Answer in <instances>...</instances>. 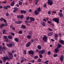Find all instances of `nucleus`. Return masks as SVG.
<instances>
[{"label": "nucleus", "instance_id": "23", "mask_svg": "<svg viewBox=\"0 0 64 64\" xmlns=\"http://www.w3.org/2000/svg\"><path fill=\"white\" fill-rule=\"evenodd\" d=\"M32 31H29L28 32V35H32Z\"/></svg>", "mask_w": 64, "mask_h": 64}, {"label": "nucleus", "instance_id": "34", "mask_svg": "<svg viewBox=\"0 0 64 64\" xmlns=\"http://www.w3.org/2000/svg\"><path fill=\"white\" fill-rule=\"evenodd\" d=\"M2 49H4V50H6V49H7V48L5 47H4L2 48Z\"/></svg>", "mask_w": 64, "mask_h": 64}, {"label": "nucleus", "instance_id": "21", "mask_svg": "<svg viewBox=\"0 0 64 64\" xmlns=\"http://www.w3.org/2000/svg\"><path fill=\"white\" fill-rule=\"evenodd\" d=\"M58 48H60V47H61V46H62V45L61 44H58Z\"/></svg>", "mask_w": 64, "mask_h": 64}, {"label": "nucleus", "instance_id": "36", "mask_svg": "<svg viewBox=\"0 0 64 64\" xmlns=\"http://www.w3.org/2000/svg\"><path fill=\"white\" fill-rule=\"evenodd\" d=\"M4 19L3 18H0V20L1 21H3V20H4Z\"/></svg>", "mask_w": 64, "mask_h": 64}, {"label": "nucleus", "instance_id": "29", "mask_svg": "<svg viewBox=\"0 0 64 64\" xmlns=\"http://www.w3.org/2000/svg\"><path fill=\"white\" fill-rule=\"evenodd\" d=\"M22 22L21 21H18L17 22V24H21Z\"/></svg>", "mask_w": 64, "mask_h": 64}, {"label": "nucleus", "instance_id": "45", "mask_svg": "<svg viewBox=\"0 0 64 64\" xmlns=\"http://www.w3.org/2000/svg\"><path fill=\"white\" fill-rule=\"evenodd\" d=\"M20 12H21V13H22V14H23V12H24L23 10H21Z\"/></svg>", "mask_w": 64, "mask_h": 64}, {"label": "nucleus", "instance_id": "5", "mask_svg": "<svg viewBox=\"0 0 64 64\" xmlns=\"http://www.w3.org/2000/svg\"><path fill=\"white\" fill-rule=\"evenodd\" d=\"M9 60V58H8V57L6 56L3 58V60Z\"/></svg>", "mask_w": 64, "mask_h": 64}, {"label": "nucleus", "instance_id": "25", "mask_svg": "<svg viewBox=\"0 0 64 64\" xmlns=\"http://www.w3.org/2000/svg\"><path fill=\"white\" fill-rule=\"evenodd\" d=\"M42 60L40 58H39L38 60V62H41Z\"/></svg>", "mask_w": 64, "mask_h": 64}, {"label": "nucleus", "instance_id": "39", "mask_svg": "<svg viewBox=\"0 0 64 64\" xmlns=\"http://www.w3.org/2000/svg\"><path fill=\"white\" fill-rule=\"evenodd\" d=\"M48 55H50V54H51V52L50 51H48Z\"/></svg>", "mask_w": 64, "mask_h": 64}, {"label": "nucleus", "instance_id": "46", "mask_svg": "<svg viewBox=\"0 0 64 64\" xmlns=\"http://www.w3.org/2000/svg\"><path fill=\"white\" fill-rule=\"evenodd\" d=\"M55 37H56V38H57L58 37V35L57 34H56L55 35Z\"/></svg>", "mask_w": 64, "mask_h": 64}, {"label": "nucleus", "instance_id": "10", "mask_svg": "<svg viewBox=\"0 0 64 64\" xmlns=\"http://www.w3.org/2000/svg\"><path fill=\"white\" fill-rule=\"evenodd\" d=\"M60 42L62 44H64V41L63 40H60Z\"/></svg>", "mask_w": 64, "mask_h": 64}, {"label": "nucleus", "instance_id": "15", "mask_svg": "<svg viewBox=\"0 0 64 64\" xmlns=\"http://www.w3.org/2000/svg\"><path fill=\"white\" fill-rule=\"evenodd\" d=\"M34 13L36 15H38V14H39V13H38V11H37V10H35L34 12Z\"/></svg>", "mask_w": 64, "mask_h": 64}, {"label": "nucleus", "instance_id": "60", "mask_svg": "<svg viewBox=\"0 0 64 64\" xmlns=\"http://www.w3.org/2000/svg\"><path fill=\"white\" fill-rule=\"evenodd\" d=\"M51 40L52 41V42H54V41H55L54 40H53V39H51Z\"/></svg>", "mask_w": 64, "mask_h": 64}, {"label": "nucleus", "instance_id": "9", "mask_svg": "<svg viewBox=\"0 0 64 64\" xmlns=\"http://www.w3.org/2000/svg\"><path fill=\"white\" fill-rule=\"evenodd\" d=\"M63 55H62L61 56V58H60V59L61 62H63Z\"/></svg>", "mask_w": 64, "mask_h": 64}, {"label": "nucleus", "instance_id": "61", "mask_svg": "<svg viewBox=\"0 0 64 64\" xmlns=\"http://www.w3.org/2000/svg\"><path fill=\"white\" fill-rule=\"evenodd\" d=\"M3 26H2V25H1L0 26V28L1 29H2V28H3Z\"/></svg>", "mask_w": 64, "mask_h": 64}, {"label": "nucleus", "instance_id": "55", "mask_svg": "<svg viewBox=\"0 0 64 64\" xmlns=\"http://www.w3.org/2000/svg\"><path fill=\"white\" fill-rule=\"evenodd\" d=\"M48 14H49V15H50L51 14V12L50 11H49L48 12Z\"/></svg>", "mask_w": 64, "mask_h": 64}, {"label": "nucleus", "instance_id": "58", "mask_svg": "<svg viewBox=\"0 0 64 64\" xmlns=\"http://www.w3.org/2000/svg\"><path fill=\"white\" fill-rule=\"evenodd\" d=\"M59 36H61V34L59 33Z\"/></svg>", "mask_w": 64, "mask_h": 64}, {"label": "nucleus", "instance_id": "16", "mask_svg": "<svg viewBox=\"0 0 64 64\" xmlns=\"http://www.w3.org/2000/svg\"><path fill=\"white\" fill-rule=\"evenodd\" d=\"M8 38L9 39H12L13 38V37H12V36L11 35H9L8 36Z\"/></svg>", "mask_w": 64, "mask_h": 64}, {"label": "nucleus", "instance_id": "22", "mask_svg": "<svg viewBox=\"0 0 64 64\" xmlns=\"http://www.w3.org/2000/svg\"><path fill=\"white\" fill-rule=\"evenodd\" d=\"M14 40L16 41V42H18V38H15L14 39Z\"/></svg>", "mask_w": 64, "mask_h": 64}, {"label": "nucleus", "instance_id": "1", "mask_svg": "<svg viewBox=\"0 0 64 64\" xmlns=\"http://www.w3.org/2000/svg\"><path fill=\"white\" fill-rule=\"evenodd\" d=\"M59 18H54L52 19V20L56 22L58 24L59 23Z\"/></svg>", "mask_w": 64, "mask_h": 64}, {"label": "nucleus", "instance_id": "32", "mask_svg": "<svg viewBox=\"0 0 64 64\" xmlns=\"http://www.w3.org/2000/svg\"><path fill=\"white\" fill-rule=\"evenodd\" d=\"M20 18L21 19H23L24 16H23V15H21L20 16Z\"/></svg>", "mask_w": 64, "mask_h": 64}, {"label": "nucleus", "instance_id": "57", "mask_svg": "<svg viewBox=\"0 0 64 64\" xmlns=\"http://www.w3.org/2000/svg\"><path fill=\"white\" fill-rule=\"evenodd\" d=\"M28 21H26V20L24 22L25 23H28Z\"/></svg>", "mask_w": 64, "mask_h": 64}, {"label": "nucleus", "instance_id": "17", "mask_svg": "<svg viewBox=\"0 0 64 64\" xmlns=\"http://www.w3.org/2000/svg\"><path fill=\"white\" fill-rule=\"evenodd\" d=\"M59 15H60V17H63V14H62V13L61 12H60L59 14Z\"/></svg>", "mask_w": 64, "mask_h": 64}, {"label": "nucleus", "instance_id": "19", "mask_svg": "<svg viewBox=\"0 0 64 64\" xmlns=\"http://www.w3.org/2000/svg\"><path fill=\"white\" fill-rule=\"evenodd\" d=\"M15 4V2H12L11 4V5L12 6H13L14 5V4Z\"/></svg>", "mask_w": 64, "mask_h": 64}, {"label": "nucleus", "instance_id": "47", "mask_svg": "<svg viewBox=\"0 0 64 64\" xmlns=\"http://www.w3.org/2000/svg\"><path fill=\"white\" fill-rule=\"evenodd\" d=\"M4 39H7V36H4Z\"/></svg>", "mask_w": 64, "mask_h": 64}, {"label": "nucleus", "instance_id": "2", "mask_svg": "<svg viewBox=\"0 0 64 64\" xmlns=\"http://www.w3.org/2000/svg\"><path fill=\"white\" fill-rule=\"evenodd\" d=\"M8 54L9 55L10 59H12V58H13V54L10 52H8Z\"/></svg>", "mask_w": 64, "mask_h": 64}, {"label": "nucleus", "instance_id": "24", "mask_svg": "<svg viewBox=\"0 0 64 64\" xmlns=\"http://www.w3.org/2000/svg\"><path fill=\"white\" fill-rule=\"evenodd\" d=\"M48 36H51L52 35V34L51 32H50L48 34Z\"/></svg>", "mask_w": 64, "mask_h": 64}, {"label": "nucleus", "instance_id": "35", "mask_svg": "<svg viewBox=\"0 0 64 64\" xmlns=\"http://www.w3.org/2000/svg\"><path fill=\"white\" fill-rule=\"evenodd\" d=\"M23 29H25L26 28V26H25L23 25Z\"/></svg>", "mask_w": 64, "mask_h": 64}, {"label": "nucleus", "instance_id": "20", "mask_svg": "<svg viewBox=\"0 0 64 64\" xmlns=\"http://www.w3.org/2000/svg\"><path fill=\"white\" fill-rule=\"evenodd\" d=\"M30 20H32L33 21H35V18H32L31 17H30Z\"/></svg>", "mask_w": 64, "mask_h": 64}, {"label": "nucleus", "instance_id": "28", "mask_svg": "<svg viewBox=\"0 0 64 64\" xmlns=\"http://www.w3.org/2000/svg\"><path fill=\"white\" fill-rule=\"evenodd\" d=\"M6 30H3V34H6Z\"/></svg>", "mask_w": 64, "mask_h": 64}, {"label": "nucleus", "instance_id": "52", "mask_svg": "<svg viewBox=\"0 0 64 64\" xmlns=\"http://www.w3.org/2000/svg\"><path fill=\"white\" fill-rule=\"evenodd\" d=\"M11 34L12 35V36H14V33L12 32L11 33Z\"/></svg>", "mask_w": 64, "mask_h": 64}, {"label": "nucleus", "instance_id": "40", "mask_svg": "<svg viewBox=\"0 0 64 64\" xmlns=\"http://www.w3.org/2000/svg\"><path fill=\"white\" fill-rule=\"evenodd\" d=\"M30 18V17L29 16H28L26 18V20H28L29 18Z\"/></svg>", "mask_w": 64, "mask_h": 64}, {"label": "nucleus", "instance_id": "38", "mask_svg": "<svg viewBox=\"0 0 64 64\" xmlns=\"http://www.w3.org/2000/svg\"><path fill=\"white\" fill-rule=\"evenodd\" d=\"M19 33L20 34H21L22 33V31L21 30H20L19 31Z\"/></svg>", "mask_w": 64, "mask_h": 64}, {"label": "nucleus", "instance_id": "41", "mask_svg": "<svg viewBox=\"0 0 64 64\" xmlns=\"http://www.w3.org/2000/svg\"><path fill=\"white\" fill-rule=\"evenodd\" d=\"M54 57H57V54H54Z\"/></svg>", "mask_w": 64, "mask_h": 64}, {"label": "nucleus", "instance_id": "50", "mask_svg": "<svg viewBox=\"0 0 64 64\" xmlns=\"http://www.w3.org/2000/svg\"><path fill=\"white\" fill-rule=\"evenodd\" d=\"M3 20H4V22H5V23L6 22V20L4 19Z\"/></svg>", "mask_w": 64, "mask_h": 64}, {"label": "nucleus", "instance_id": "49", "mask_svg": "<svg viewBox=\"0 0 64 64\" xmlns=\"http://www.w3.org/2000/svg\"><path fill=\"white\" fill-rule=\"evenodd\" d=\"M48 62H49L48 60L46 61L45 62V63H48Z\"/></svg>", "mask_w": 64, "mask_h": 64}, {"label": "nucleus", "instance_id": "51", "mask_svg": "<svg viewBox=\"0 0 64 64\" xmlns=\"http://www.w3.org/2000/svg\"><path fill=\"white\" fill-rule=\"evenodd\" d=\"M22 4V2H19V5H21Z\"/></svg>", "mask_w": 64, "mask_h": 64}, {"label": "nucleus", "instance_id": "31", "mask_svg": "<svg viewBox=\"0 0 64 64\" xmlns=\"http://www.w3.org/2000/svg\"><path fill=\"white\" fill-rule=\"evenodd\" d=\"M3 8H4V9H7V10H8V8H7L6 6H4L3 7Z\"/></svg>", "mask_w": 64, "mask_h": 64}, {"label": "nucleus", "instance_id": "13", "mask_svg": "<svg viewBox=\"0 0 64 64\" xmlns=\"http://www.w3.org/2000/svg\"><path fill=\"white\" fill-rule=\"evenodd\" d=\"M14 10H13V12L14 13H15L16 12V11H17L18 10V8H14Z\"/></svg>", "mask_w": 64, "mask_h": 64}, {"label": "nucleus", "instance_id": "7", "mask_svg": "<svg viewBox=\"0 0 64 64\" xmlns=\"http://www.w3.org/2000/svg\"><path fill=\"white\" fill-rule=\"evenodd\" d=\"M34 52L33 51H30L28 52L29 54H32V55H33L34 54Z\"/></svg>", "mask_w": 64, "mask_h": 64}, {"label": "nucleus", "instance_id": "33", "mask_svg": "<svg viewBox=\"0 0 64 64\" xmlns=\"http://www.w3.org/2000/svg\"><path fill=\"white\" fill-rule=\"evenodd\" d=\"M38 56H36L34 57V58H35V59H37L38 58Z\"/></svg>", "mask_w": 64, "mask_h": 64}, {"label": "nucleus", "instance_id": "64", "mask_svg": "<svg viewBox=\"0 0 64 64\" xmlns=\"http://www.w3.org/2000/svg\"><path fill=\"white\" fill-rule=\"evenodd\" d=\"M0 8H1V9H2V8H3V7L1 6H0Z\"/></svg>", "mask_w": 64, "mask_h": 64}, {"label": "nucleus", "instance_id": "48", "mask_svg": "<svg viewBox=\"0 0 64 64\" xmlns=\"http://www.w3.org/2000/svg\"><path fill=\"white\" fill-rule=\"evenodd\" d=\"M1 25H2L3 27H4V26H5V25L3 23Z\"/></svg>", "mask_w": 64, "mask_h": 64}, {"label": "nucleus", "instance_id": "14", "mask_svg": "<svg viewBox=\"0 0 64 64\" xmlns=\"http://www.w3.org/2000/svg\"><path fill=\"white\" fill-rule=\"evenodd\" d=\"M41 23L43 26H46V24H45V23L44 22H42Z\"/></svg>", "mask_w": 64, "mask_h": 64}, {"label": "nucleus", "instance_id": "56", "mask_svg": "<svg viewBox=\"0 0 64 64\" xmlns=\"http://www.w3.org/2000/svg\"><path fill=\"white\" fill-rule=\"evenodd\" d=\"M6 7L7 8H10V6H7Z\"/></svg>", "mask_w": 64, "mask_h": 64}, {"label": "nucleus", "instance_id": "18", "mask_svg": "<svg viewBox=\"0 0 64 64\" xmlns=\"http://www.w3.org/2000/svg\"><path fill=\"white\" fill-rule=\"evenodd\" d=\"M37 47L38 48V49L39 50H40L41 49V46L40 45H38V46Z\"/></svg>", "mask_w": 64, "mask_h": 64}, {"label": "nucleus", "instance_id": "26", "mask_svg": "<svg viewBox=\"0 0 64 64\" xmlns=\"http://www.w3.org/2000/svg\"><path fill=\"white\" fill-rule=\"evenodd\" d=\"M31 36H29V35H28L27 36V37L28 39H30V38H31Z\"/></svg>", "mask_w": 64, "mask_h": 64}, {"label": "nucleus", "instance_id": "27", "mask_svg": "<svg viewBox=\"0 0 64 64\" xmlns=\"http://www.w3.org/2000/svg\"><path fill=\"white\" fill-rule=\"evenodd\" d=\"M38 12H40L41 11V10H40V8L39 7L38 8Z\"/></svg>", "mask_w": 64, "mask_h": 64}, {"label": "nucleus", "instance_id": "54", "mask_svg": "<svg viewBox=\"0 0 64 64\" xmlns=\"http://www.w3.org/2000/svg\"><path fill=\"white\" fill-rule=\"evenodd\" d=\"M23 12H24V14H26V11L25 10H24V11Z\"/></svg>", "mask_w": 64, "mask_h": 64}, {"label": "nucleus", "instance_id": "53", "mask_svg": "<svg viewBox=\"0 0 64 64\" xmlns=\"http://www.w3.org/2000/svg\"><path fill=\"white\" fill-rule=\"evenodd\" d=\"M0 51H3V48L0 50Z\"/></svg>", "mask_w": 64, "mask_h": 64}, {"label": "nucleus", "instance_id": "63", "mask_svg": "<svg viewBox=\"0 0 64 64\" xmlns=\"http://www.w3.org/2000/svg\"><path fill=\"white\" fill-rule=\"evenodd\" d=\"M24 52L25 55L26 54V51H24Z\"/></svg>", "mask_w": 64, "mask_h": 64}, {"label": "nucleus", "instance_id": "3", "mask_svg": "<svg viewBox=\"0 0 64 64\" xmlns=\"http://www.w3.org/2000/svg\"><path fill=\"white\" fill-rule=\"evenodd\" d=\"M47 39V37L46 36H44L42 40L44 41V42H46V40Z\"/></svg>", "mask_w": 64, "mask_h": 64}, {"label": "nucleus", "instance_id": "62", "mask_svg": "<svg viewBox=\"0 0 64 64\" xmlns=\"http://www.w3.org/2000/svg\"><path fill=\"white\" fill-rule=\"evenodd\" d=\"M48 23H49V24H50V23H51V21H48Z\"/></svg>", "mask_w": 64, "mask_h": 64}, {"label": "nucleus", "instance_id": "44", "mask_svg": "<svg viewBox=\"0 0 64 64\" xmlns=\"http://www.w3.org/2000/svg\"><path fill=\"white\" fill-rule=\"evenodd\" d=\"M6 16H9V14H8V13H6Z\"/></svg>", "mask_w": 64, "mask_h": 64}, {"label": "nucleus", "instance_id": "4", "mask_svg": "<svg viewBox=\"0 0 64 64\" xmlns=\"http://www.w3.org/2000/svg\"><path fill=\"white\" fill-rule=\"evenodd\" d=\"M45 51L44 49L42 50H41L40 51H39V52L41 54H43L44 53H45Z\"/></svg>", "mask_w": 64, "mask_h": 64}, {"label": "nucleus", "instance_id": "30", "mask_svg": "<svg viewBox=\"0 0 64 64\" xmlns=\"http://www.w3.org/2000/svg\"><path fill=\"white\" fill-rule=\"evenodd\" d=\"M39 56H40V58H42V55L41 54H40Z\"/></svg>", "mask_w": 64, "mask_h": 64}, {"label": "nucleus", "instance_id": "59", "mask_svg": "<svg viewBox=\"0 0 64 64\" xmlns=\"http://www.w3.org/2000/svg\"><path fill=\"white\" fill-rule=\"evenodd\" d=\"M2 2L3 3H6V2L4 1Z\"/></svg>", "mask_w": 64, "mask_h": 64}, {"label": "nucleus", "instance_id": "8", "mask_svg": "<svg viewBox=\"0 0 64 64\" xmlns=\"http://www.w3.org/2000/svg\"><path fill=\"white\" fill-rule=\"evenodd\" d=\"M30 45H31V42H30L26 44V47H28Z\"/></svg>", "mask_w": 64, "mask_h": 64}, {"label": "nucleus", "instance_id": "42", "mask_svg": "<svg viewBox=\"0 0 64 64\" xmlns=\"http://www.w3.org/2000/svg\"><path fill=\"white\" fill-rule=\"evenodd\" d=\"M5 41L6 42H8V39L6 38L5 39Z\"/></svg>", "mask_w": 64, "mask_h": 64}, {"label": "nucleus", "instance_id": "37", "mask_svg": "<svg viewBox=\"0 0 64 64\" xmlns=\"http://www.w3.org/2000/svg\"><path fill=\"white\" fill-rule=\"evenodd\" d=\"M25 59H24V60H22L21 61V63H23V62H24V61H25Z\"/></svg>", "mask_w": 64, "mask_h": 64}, {"label": "nucleus", "instance_id": "12", "mask_svg": "<svg viewBox=\"0 0 64 64\" xmlns=\"http://www.w3.org/2000/svg\"><path fill=\"white\" fill-rule=\"evenodd\" d=\"M7 46L8 47H12V44H7Z\"/></svg>", "mask_w": 64, "mask_h": 64}, {"label": "nucleus", "instance_id": "43", "mask_svg": "<svg viewBox=\"0 0 64 64\" xmlns=\"http://www.w3.org/2000/svg\"><path fill=\"white\" fill-rule=\"evenodd\" d=\"M4 25L5 26H7L8 25V24H7V23H5Z\"/></svg>", "mask_w": 64, "mask_h": 64}, {"label": "nucleus", "instance_id": "6", "mask_svg": "<svg viewBox=\"0 0 64 64\" xmlns=\"http://www.w3.org/2000/svg\"><path fill=\"white\" fill-rule=\"evenodd\" d=\"M48 4L50 5H52V4H53V2H52L50 1V0H48Z\"/></svg>", "mask_w": 64, "mask_h": 64}, {"label": "nucleus", "instance_id": "11", "mask_svg": "<svg viewBox=\"0 0 64 64\" xmlns=\"http://www.w3.org/2000/svg\"><path fill=\"white\" fill-rule=\"evenodd\" d=\"M59 49H58L57 48H56L54 50L55 53H57L58 52V51H59Z\"/></svg>", "mask_w": 64, "mask_h": 64}]
</instances>
